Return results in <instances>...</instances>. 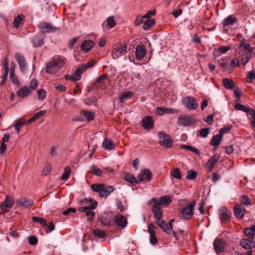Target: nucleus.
<instances>
[{
	"label": "nucleus",
	"instance_id": "obj_1",
	"mask_svg": "<svg viewBox=\"0 0 255 255\" xmlns=\"http://www.w3.org/2000/svg\"><path fill=\"white\" fill-rule=\"evenodd\" d=\"M66 59L62 56H55L47 63L46 72L49 74H54L59 71L65 64Z\"/></svg>",
	"mask_w": 255,
	"mask_h": 255
},
{
	"label": "nucleus",
	"instance_id": "obj_2",
	"mask_svg": "<svg viewBox=\"0 0 255 255\" xmlns=\"http://www.w3.org/2000/svg\"><path fill=\"white\" fill-rule=\"evenodd\" d=\"M91 188L94 191L99 192L100 197L104 198L107 197L115 189L112 186L98 183L92 184Z\"/></svg>",
	"mask_w": 255,
	"mask_h": 255
},
{
	"label": "nucleus",
	"instance_id": "obj_3",
	"mask_svg": "<svg viewBox=\"0 0 255 255\" xmlns=\"http://www.w3.org/2000/svg\"><path fill=\"white\" fill-rule=\"evenodd\" d=\"M127 52L126 45L119 44L115 45L112 50V56L113 59H117L120 57L125 55Z\"/></svg>",
	"mask_w": 255,
	"mask_h": 255
},
{
	"label": "nucleus",
	"instance_id": "obj_4",
	"mask_svg": "<svg viewBox=\"0 0 255 255\" xmlns=\"http://www.w3.org/2000/svg\"><path fill=\"white\" fill-rule=\"evenodd\" d=\"M159 143L161 146L166 148L171 146L172 140L169 135L166 134L163 131H161L158 133Z\"/></svg>",
	"mask_w": 255,
	"mask_h": 255
},
{
	"label": "nucleus",
	"instance_id": "obj_5",
	"mask_svg": "<svg viewBox=\"0 0 255 255\" xmlns=\"http://www.w3.org/2000/svg\"><path fill=\"white\" fill-rule=\"evenodd\" d=\"M183 105L189 110H195L198 106V103L194 97H186L183 99Z\"/></svg>",
	"mask_w": 255,
	"mask_h": 255
},
{
	"label": "nucleus",
	"instance_id": "obj_6",
	"mask_svg": "<svg viewBox=\"0 0 255 255\" xmlns=\"http://www.w3.org/2000/svg\"><path fill=\"white\" fill-rule=\"evenodd\" d=\"M195 122V119L191 116H184L179 117L177 123L179 126L187 127L193 124Z\"/></svg>",
	"mask_w": 255,
	"mask_h": 255
},
{
	"label": "nucleus",
	"instance_id": "obj_7",
	"mask_svg": "<svg viewBox=\"0 0 255 255\" xmlns=\"http://www.w3.org/2000/svg\"><path fill=\"white\" fill-rule=\"evenodd\" d=\"M218 213L222 223H224L230 220L232 214L228 208H220Z\"/></svg>",
	"mask_w": 255,
	"mask_h": 255
},
{
	"label": "nucleus",
	"instance_id": "obj_8",
	"mask_svg": "<svg viewBox=\"0 0 255 255\" xmlns=\"http://www.w3.org/2000/svg\"><path fill=\"white\" fill-rule=\"evenodd\" d=\"M15 206H22L23 207H31L34 205V201L26 198H21L15 200Z\"/></svg>",
	"mask_w": 255,
	"mask_h": 255
},
{
	"label": "nucleus",
	"instance_id": "obj_9",
	"mask_svg": "<svg viewBox=\"0 0 255 255\" xmlns=\"http://www.w3.org/2000/svg\"><path fill=\"white\" fill-rule=\"evenodd\" d=\"M194 213V208H182L179 216L183 219L189 220L192 218Z\"/></svg>",
	"mask_w": 255,
	"mask_h": 255
},
{
	"label": "nucleus",
	"instance_id": "obj_10",
	"mask_svg": "<svg viewBox=\"0 0 255 255\" xmlns=\"http://www.w3.org/2000/svg\"><path fill=\"white\" fill-rule=\"evenodd\" d=\"M114 217L112 213H105L100 218V222L104 226H111L112 224Z\"/></svg>",
	"mask_w": 255,
	"mask_h": 255
},
{
	"label": "nucleus",
	"instance_id": "obj_11",
	"mask_svg": "<svg viewBox=\"0 0 255 255\" xmlns=\"http://www.w3.org/2000/svg\"><path fill=\"white\" fill-rule=\"evenodd\" d=\"M220 158V155L218 153L214 154L206 163V167L208 171H211L213 166L217 162Z\"/></svg>",
	"mask_w": 255,
	"mask_h": 255
},
{
	"label": "nucleus",
	"instance_id": "obj_12",
	"mask_svg": "<svg viewBox=\"0 0 255 255\" xmlns=\"http://www.w3.org/2000/svg\"><path fill=\"white\" fill-rule=\"evenodd\" d=\"M225 246L226 242L223 240L218 239L215 240L214 242V246L217 254H219L223 252Z\"/></svg>",
	"mask_w": 255,
	"mask_h": 255
},
{
	"label": "nucleus",
	"instance_id": "obj_13",
	"mask_svg": "<svg viewBox=\"0 0 255 255\" xmlns=\"http://www.w3.org/2000/svg\"><path fill=\"white\" fill-rule=\"evenodd\" d=\"M80 206H84L83 207H97L98 206V202L92 199H85L81 200L79 201Z\"/></svg>",
	"mask_w": 255,
	"mask_h": 255
},
{
	"label": "nucleus",
	"instance_id": "obj_14",
	"mask_svg": "<svg viewBox=\"0 0 255 255\" xmlns=\"http://www.w3.org/2000/svg\"><path fill=\"white\" fill-rule=\"evenodd\" d=\"M152 177V173L149 169H145L141 170L138 176V180L139 182L143 181L144 179L149 181Z\"/></svg>",
	"mask_w": 255,
	"mask_h": 255
},
{
	"label": "nucleus",
	"instance_id": "obj_15",
	"mask_svg": "<svg viewBox=\"0 0 255 255\" xmlns=\"http://www.w3.org/2000/svg\"><path fill=\"white\" fill-rule=\"evenodd\" d=\"M16 60L19 65L21 72L24 73L26 70V64L24 57L18 53L15 55Z\"/></svg>",
	"mask_w": 255,
	"mask_h": 255
},
{
	"label": "nucleus",
	"instance_id": "obj_16",
	"mask_svg": "<svg viewBox=\"0 0 255 255\" xmlns=\"http://www.w3.org/2000/svg\"><path fill=\"white\" fill-rule=\"evenodd\" d=\"M231 49L230 46H220L215 48L213 51V55L215 57H219L223 54L226 53Z\"/></svg>",
	"mask_w": 255,
	"mask_h": 255
},
{
	"label": "nucleus",
	"instance_id": "obj_17",
	"mask_svg": "<svg viewBox=\"0 0 255 255\" xmlns=\"http://www.w3.org/2000/svg\"><path fill=\"white\" fill-rule=\"evenodd\" d=\"M146 50L143 45H137L135 48V57L137 60L143 58L146 54Z\"/></svg>",
	"mask_w": 255,
	"mask_h": 255
},
{
	"label": "nucleus",
	"instance_id": "obj_18",
	"mask_svg": "<svg viewBox=\"0 0 255 255\" xmlns=\"http://www.w3.org/2000/svg\"><path fill=\"white\" fill-rule=\"evenodd\" d=\"M155 228V226L152 224H149L148 226V231L150 234V243L152 245H155L157 242L155 232L154 231Z\"/></svg>",
	"mask_w": 255,
	"mask_h": 255
},
{
	"label": "nucleus",
	"instance_id": "obj_19",
	"mask_svg": "<svg viewBox=\"0 0 255 255\" xmlns=\"http://www.w3.org/2000/svg\"><path fill=\"white\" fill-rule=\"evenodd\" d=\"M31 92L28 87L24 86L17 92L16 95L18 98L22 99L29 96Z\"/></svg>",
	"mask_w": 255,
	"mask_h": 255
},
{
	"label": "nucleus",
	"instance_id": "obj_20",
	"mask_svg": "<svg viewBox=\"0 0 255 255\" xmlns=\"http://www.w3.org/2000/svg\"><path fill=\"white\" fill-rule=\"evenodd\" d=\"M24 16L22 14H19L14 19L13 22V27L18 29L23 26L24 22Z\"/></svg>",
	"mask_w": 255,
	"mask_h": 255
},
{
	"label": "nucleus",
	"instance_id": "obj_21",
	"mask_svg": "<svg viewBox=\"0 0 255 255\" xmlns=\"http://www.w3.org/2000/svg\"><path fill=\"white\" fill-rule=\"evenodd\" d=\"M142 123L143 127L146 129H150L153 127L154 124L151 117H145L142 120Z\"/></svg>",
	"mask_w": 255,
	"mask_h": 255
},
{
	"label": "nucleus",
	"instance_id": "obj_22",
	"mask_svg": "<svg viewBox=\"0 0 255 255\" xmlns=\"http://www.w3.org/2000/svg\"><path fill=\"white\" fill-rule=\"evenodd\" d=\"M92 209L93 208H79L80 212H85L86 216L90 217L87 219L88 222H91L94 220L95 213L92 210Z\"/></svg>",
	"mask_w": 255,
	"mask_h": 255
},
{
	"label": "nucleus",
	"instance_id": "obj_23",
	"mask_svg": "<svg viewBox=\"0 0 255 255\" xmlns=\"http://www.w3.org/2000/svg\"><path fill=\"white\" fill-rule=\"evenodd\" d=\"M172 202L171 196L169 195H166L161 197L158 199L157 205L168 206Z\"/></svg>",
	"mask_w": 255,
	"mask_h": 255
},
{
	"label": "nucleus",
	"instance_id": "obj_24",
	"mask_svg": "<svg viewBox=\"0 0 255 255\" xmlns=\"http://www.w3.org/2000/svg\"><path fill=\"white\" fill-rule=\"evenodd\" d=\"M241 245L243 248L249 250L255 247V243L250 239H242L241 241Z\"/></svg>",
	"mask_w": 255,
	"mask_h": 255
},
{
	"label": "nucleus",
	"instance_id": "obj_25",
	"mask_svg": "<svg viewBox=\"0 0 255 255\" xmlns=\"http://www.w3.org/2000/svg\"><path fill=\"white\" fill-rule=\"evenodd\" d=\"M115 222L117 225L123 228H125L127 224V221L126 217L121 215H117L115 218Z\"/></svg>",
	"mask_w": 255,
	"mask_h": 255
},
{
	"label": "nucleus",
	"instance_id": "obj_26",
	"mask_svg": "<svg viewBox=\"0 0 255 255\" xmlns=\"http://www.w3.org/2000/svg\"><path fill=\"white\" fill-rule=\"evenodd\" d=\"M237 21V18L232 15H230L223 20L222 21V25L224 27H225L230 25H233L236 23Z\"/></svg>",
	"mask_w": 255,
	"mask_h": 255
},
{
	"label": "nucleus",
	"instance_id": "obj_27",
	"mask_svg": "<svg viewBox=\"0 0 255 255\" xmlns=\"http://www.w3.org/2000/svg\"><path fill=\"white\" fill-rule=\"evenodd\" d=\"M38 26L42 33L50 32L56 30V28H53L50 24L46 23H41Z\"/></svg>",
	"mask_w": 255,
	"mask_h": 255
},
{
	"label": "nucleus",
	"instance_id": "obj_28",
	"mask_svg": "<svg viewBox=\"0 0 255 255\" xmlns=\"http://www.w3.org/2000/svg\"><path fill=\"white\" fill-rule=\"evenodd\" d=\"M94 45V42L90 40L83 41L82 44V49L85 52L90 51Z\"/></svg>",
	"mask_w": 255,
	"mask_h": 255
},
{
	"label": "nucleus",
	"instance_id": "obj_29",
	"mask_svg": "<svg viewBox=\"0 0 255 255\" xmlns=\"http://www.w3.org/2000/svg\"><path fill=\"white\" fill-rule=\"evenodd\" d=\"M253 54L255 53H250V52H244L241 56V63L243 65H245L252 57Z\"/></svg>",
	"mask_w": 255,
	"mask_h": 255
},
{
	"label": "nucleus",
	"instance_id": "obj_30",
	"mask_svg": "<svg viewBox=\"0 0 255 255\" xmlns=\"http://www.w3.org/2000/svg\"><path fill=\"white\" fill-rule=\"evenodd\" d=\"M14 204V200L11 196H6L5 200L1 204L0 207H12Z\"/></svg>",
	"mask_w": 255,
	"mask_h": 255
},
{
	"label": "nucleus",
	"instance_id": "obj_31",
	"mask_svg": "<svg viewBox=\"0 0 255 255\" xmlns=\"http://www.w3.org/2000/svg\"><path fill=\"white\" fill-rule=\"evenodd\" d=\"M156 224L159 226L162 230L167 234H170V229L169 228L168 225L164 220H161L160 221L156 222Z\"/></svg>",
	"mask_w": 255,
	"mask_h": 255
},
{
	"label": "nucleus",
	"instance_id": "obj_32",
	"mask_svg": "<svg viewBox=\"0 0 255 255\" xmlns=\"http://www.w3.org/2000/svg\"><path fill=\"white\" fill-rule=\"evenodd\" d=\"M222 138V135L219 134H217L213 136L211 140V144L212 146H215L216 148L219 146Z\"/></svg>",
	"mask_w": 255,
	"mask_h": 255
},
{
	"label": "nucleus",
	"instance_id": "obj_33",
	"mask_svg": "<svg viewBox=\"0 0 255 255\" xmlns=\"http://www.w3.org/2000/svg\"><path fill=\"white\" fill-rule=\"evenodd\" d=\"M152 212L154 214V217L156 219V222L162 220L163 211L161 208H152Z\"/></svg>",
	"mask_w": 255,
	"mask_h": 255
},
{
	"label": "nucleus",
	"instance_id": "obj_34",
	"mask_svg": "<svg viewBox=\"0 0 255 255\" xmlns=\"http://www.w3.org/2000/svg\"><path fill=\"white\" fill-rule=\"evenodd\" d=\"M102 145L103 148L106 150H111L115 146L113 141L109 139H104Z\"/></svg>",
	"mask_w": 255,
	"mask_h": 255
},
{
	"label": "nucleus",
	"instance_id": "obj_35",
	"mask_svg": "<svg viewBox=\"0 0 255 255\" xmlns=\"http://www.w3.org/2000/svg\"><path fill=\"white\" fill-rule=\"evenodd\" d=\"M43 39V35L42 34H38L33 37L32 39V42L35 45V46H39L42 44Z\"/></svg>",
	"mask_w": 255,
	"mask_h": 255
},
{
	"label": "nucleus",
	"instance_id": "obj_36",
	"mask_svg": "<svg viewBox=\"0 0 255 255\" xmlns=\"http://www.w3.org/2000/svg\"><path fill=\"white\" fill-rule=\"evenodd\" d=\"M124 179L128 182L130 183L132 185L136 184L138 183L137 180L134 177L133 174L131 173H126Z\"/></svg>",
	"mask_w": 255,
	"mask_h": 255
},
{
	"label": "nucleus",
	"instance_id": "obj_37",
	"mask_svg": "<svg viewBox=\"0 0 255 255\" xmlns=\"http://www.w3.org/2000/svg\"><path fill=\"white\" fill-rule=\"evenodd\" d=\"M174 111L172 109H169L161 107L156 108L155 113L159 116H162L165 114H168L173 113Z\"/></svg>",
	"mask_w": 255,
	"mask_h": 255
},
{
	"label": "nucleus",
	"instance_id": "obj_38",
	"mask_svg": "<svg viewBox=\"0 0 255 255\" xmlns=\"http://www.w3.org/2000/svg\"><path fill=\"white\" fill-rule=\"evenodd\" d=\"M46 113L45 110H42L37 112L33 117H32L27 121V123L29 124L35 121L36 120L39 119L40 117L44 115Z\"/></svg>",
	"mask_w": 255,
	"mask_h": 255
},
{
	"label": "nucleus",
	"instance_id": "obj_39",
	"mask_svg": "<svg viewBox=\"0 0 255 255\" xmlns=\"http://www.w3.org/2000/svg\"><path fill=\"white\" fill-rule=\"evenodd\" d=\"M82 115L84 118L88 121H91L94 119V114L93 112L82 111H81Z\"/></svg>",
	"mask_w": 255,
	"mask_h": 255
},
{
	"label": "nucleus",
	"instance_id": "obj_40",
	"mask_svg": "<svg viewBox=\"0 0 255 255\" xmlns=\"http://www.w3.org/2000/svg\"><path fill=\"white\" fill-rule=\"evenodd\" d=\"M234 212L237 218L241 219L245 214V208H234Z\"/></svg>",
	"mask_w": 255,
	"mask_h": 255
},
{
	"label": "nucleus",
	"instance_id": "obj_41",
	"mask_svg": "<svg viewBox=\"0 0 255 255\" xmlns=\"http://www.w3.org/2000/svg\"><path fill=\"white\" fill-rule=\"evenodd\" d=\"M223 83L226 89H232L235 85L234 82L232 80L229 79H224Z\"/></svg>",
	"mask_w": 255,
	"mask_h": 255
},
{
	"label": "nucleus",
	"instance_id": "obj_42",
	"mask_svg": "<svg viewBox=\"0 0 255 255\" xmlns=\"http://www.w3.org/2000/svg\"><path fill=\"white\" fill-rule=\"evenodd\" d=\"M155 22V20L154 19H149L146 20L143 24V29L145 30L148 29L150 27L153 26Z\"/></svg>",
	"mask_w": 255,
	"mask_h": 255
},
{
	"label": "nucleus",
	"instance_id": "obj_43",
	"mask_svg": "<svg viewBox=\"0 0 255 255\" xmlns=\"http://www.w3.org/2000/svg\"><path fill=\"white\" fill-rule=\"evenodd\" d=\"M32 221L34 223H39L40 225L42 226H47V221L44 218H41L38 217H33L32 218Z\"/></svg>",
	"mask_w": 255,
	"mask_h": 255
},
{
	"label": "nucleus",
	"instance_id": "obj_44",
	"mask_svg": "<svg viewBox=\"0 0 255 255\" xmlns=\"http://www.w3.org/2000/svg\"><path fill=\"white\" fill-rule=\"evenodd\" d=\"M9 78L11 82L16 85L19 86L20 83L19 80L18 79L17 77L15 75V73H13V70L12 71H10L9 72Z\"/></svg>",
	"mask_w": 255,
	"mask_h": 255
},
{
	"label": "nucleus",
	"instance_id": "obj_45",
	"mask_svg": "<svg viewBox=\"0 0 255 255\" xmlns=\"http://www.w3.org/2000/svg\"><path fill=\"white\" fill-rule=\"evenodd\" d=\"M235 109L239 111H243L246 113H250L252 110L250 108L246 107V106L242 105L241 104H237L235 106Z\"/></svg>",
	"mask_w": 255,
	"mask_h": 255
},
{
	"label": "nucleus",
	"instance_id": "obj_46",
	"mask_svg": "<svg viewBox=\"0 0 255 255\" xmlns=\"http://www.w3.org/2000/svg\"><path fill=\"white\" fill-rule=\"evenodd\" d=\"M171 175L175 178L180 179L181 178V173L178 168H174L171 171Z\"/></svg>",
	"mask_w": 255,
	"mask_h": 255
},
{
	"label": "nucleus",
	"instance_id": "obj_47",
	"mask_svg": "<svg viewBox=\"0 0 255 255\" xmlns=\"http://www.w3.org/2000/svg\"><path fill=\"white\" fill-rule=\"evenodd\" d=\"M240 45L246 50L245 52H250V53H254V48L251 47L249 43H246L245 41H241Z\"/></svg>",
	"mask_w": 255,
	"mask_h": 255
},
{
	"label": "nucleus",
	"instance_id": "obj_48",
	"mask_svg": "<svg viewBox=\"0 0 255 255\" xmlns=\"http://www.w3.org/2000/svg\"><path fill=\"white\" fill-rule=\"evenodd\" d=\"M132 94V92L130 91L123 93L120 98V100L121 102L123 103L126 100H127L129 97H130L131 96Z\"/></svg>",
	"mask_w": 255,
	"mask_h": 255
},
{
	"label": "nucleus",
	"instance_id": "obj_49",
	"mask_svg": "<svg viewBox=\"0 0 255 255\" xmlns=\"http://www.w3.org/2000/svg\"><path fill=\"white\" fill-rule=\"evenodd\" d=\"M90 171L92 173L99 176H101L103 173V171L101 169L94 165L91 166Z\"/></svg>",
	"mask_w": 255,
	"mask_h": 255
},
{
	"label": "nucleus",
	"instance_id": "obj_50",
	"mask_svg": "<svg viewBox=\"0 0 255 255\" xmlns=\"http://www.w3.org/2000/svg\"><path fill=\"white\" fill-rule=\"evenodd\" d=\"M71 173V169L69 166H67L65 168L64 172L61 177V179L63 180L68 179L69 175Z\"/></svg>",
	"mask_w": 255,
	"mask_h": 255
},
{
	"label": "nucleus",
	"instance_id": "obj_51",
	"mask_svg": "<svg viewBox=\"0 0 255 255\" xmlns=\"http://www.w3.org/2000/svg\"><path fill=\"white\" fill-rule=\"evenodd\" d=\"M181 147L184 148L188 149L189 150L191 151L196 153L197 155L200 154V150L194 146H189V145H183L181 146Z\"/></svg>",
	"mask_w": 255,
	"mask_h": 255
},
{
	"label": "nucleus",
	"instance_id": "obj_52",
	"mask_svg": "<svg viewBox=\"0 0 255 255\" xmlns=\"http://www.w3.org/2000/svg\"><path fill=\"white\" fill-rule=\"evenodd\" d=\"M93 234L99 238H103L105 236L106 233L104 230H100L99 229H96L93 230Z\"/></svg>",
	"mask_w": 255,
	"mask_h": 255
},
{
	"label": "nucleus",
	"instance_id": "obj_53",
	"mask_svg": "<svg viewBox=\"0 0 255 255\" xmlns=\"http://www.w3.org/2000/svg\"><path fill=\"white\" fill-rule=\"evenodd\" d=\"M241 203L245 206L251 205V200L246 196H243L241 197Z\"/></svg>",
	"mask_w": 255,
	"mask_h": 255
},
{
	"label": "nucleus",
	"instance_id": "obj_54",
	"mask_svg": "<svg viewBox=\"0 0 255 255\" xmlns=\"http://www.w3.org/2000/svg\"><path fill=\"white\" fill-rule=\"evenodd\" d=\"M107 24L111 28L114 27L116 25V22L114 16H109L107 19Z\"/></svg>",
	"mask_w": 255,
	"mask_h": 255
},
{
	"label": "nucleus",
	"instance_id": "obj_55",
	"mask_svg": "<svg viewBox=\"0 0 255 255\" xmlns=\"http://www.w3.org/2000/svg\"><path fill=\"white\" fill-rule=\"evenodd\" d=\"M37 81L35 78H33L31 80L30 83V87H28V88L31 92H32V91L35 90L37 88Z\"/></svg>",
	"mask_w": 255,
	"mask_h": 255
},
{
	"label": "nucleus",
	"instance_id": "obj_56",
	"mask_svg": "<svg viewBox=\"0 0 255 255\" xmlns=\"http://www.w3.org/2000/svg\"><path fill=\"white\" fill-rule=\"evenodd\" d=\"M197 177V173L195 171L190 170L187 173L186 178L190 180L195 179Z\"/></svg>",
	"mask_w": 255,
	"mask_h": 255
},
{
	"label": "nucleus",
	"instance_id": "obj_57",
	"mask_svg": "<svg viewBox=\"0 0 255 255\" xmlns=\"http://www.w3.org/2000/svg\"><path fill=\"white\" fill-rule=\"evenodd\" d=\"M28 243L30 245H36L37 244L38 240L36 236H31L28 237Z\"/></svg>",
	"mask_w": 255,
	"mask_h": 255
},
{
	"label": "nucleus",
	"instance_id": "obj_58",
	"mask_svg": "<svg viewBox=\"0 0 255 255\" xmlns=\"http://www.w3.org/2000/svg\"><path fill=\"white\" fill-rule=\"evenodd\" d=\"M55 226L52 222H50L48 223L47 227L45 229V232L46 234H48L54 230Z\"/></svg>",
	"mask_w": 255,
	"mask_h": 255
},
{
	"label": "nucleus",
	"instance_id": "obj_59",
	"mask_svg": "<svg viewBox=\"0 0 255 255\" xmlns=\"http://www.w3.org/2000/svg\"><path fill=\"white\" fill-rule=\"evenodd\" d=\"M253 79H255V70L250 72L246 78V80L248 83H251Z\"/></svg>",
	"mask_w": 255,
	"mask_h": 255
},
{
	"label": "nucleus",
	"instance_id": "obj_60",
	"mask_svg": "<svg viewBox=\"0 0 255 255\" xmlns=\"http://www.w3.org/2000/svg\"><path fill=\"white\" fill-rule=\"evenodd\" d=\"M58 145H53L50 148L49 154L51 156L55 157L57 155V149Z\"/></svg>",
	"mask_w": 255,
	"mask_h": 255
},
{
	"label": "nucleus",
	"instance_id": "obj_61",
	"mask_svg": "<svg viewBox=\"0 0 255 255\" xmlns=\"http://www.w3.org/2000/svg\"><path fill=\"white\" fill-rule=\"evenodd\" d=\"M51 169V166L49 164H46L42 170V175L46 176L50 173Z\"/></svg>",
	"mask_w": 255,
	"mask_h": 255
},
{
	"label": "nucleus",
	"instance_id": "obj_62",
	"mask_svg": "<svg viewBox=\"0 0 255 255\" xmlns=\"http://www.w3.org/2000/svg\"><path fill=\"white\" fill-rule=\"evenodd\" d=\"M37 94L39 100H43L46 97V92L44 90L40 89L38 91Z\"/></svg>",
	"mask_w": 255,
	"mask_h": 255
},
{
	"label": "nucleus",
	"instance_id": "obj_63",
	"mask_svg": "<svg viewBox=\"0 0 255 255\" xmlns=\"http://www.w3.org/2000/svg\"><path fill=\"white\" fill-rule=\"evenodd\" d=\"M250 115L251 117L249 118L252 120V126L255 128V110H251Z\"/></svg>",
	"mask_w": 255,
	"mask_h": 255
},
{
	"label": "nucleus",
	"instance_id": "obj_64",
	"mask_svg": "<svg viewBox=\"0 0 255 255\" xmlns=\"http://www.w3.org/2000/svg\"><path fill=\"white\" fill-rule=\"evenodd\" d=\"M209 133V128H202L200 130V136L203 137H206Z\"/></svg>",
	"mask_w": 255,
	"mask_h": 255
}]
</instances>
